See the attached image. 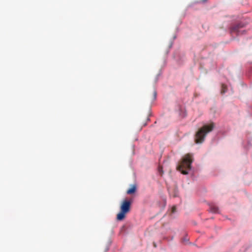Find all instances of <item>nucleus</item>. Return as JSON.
Masks as SVG:
<instances>
[{
	"label": "nucleus",
	"instance_id": "1",
	"mask_svg": "<svg viewBox=\"0 0 252 252\" xmlns=\"http://www.w3.org/2000/svg\"><path fill=\"white\" fill-rule=\"evenodd\" d=\"M214 127V124L210 123L209 125L203 126L195 134V141L196 143H202L204 140L206 134L211 131Z\"/></svg>",
	"mask_w": 252,
	"mask_h": 252
},
{
	"label": "nucleus",
	"instance_id": "2",
	"mask_svg": "<svg viewBox=\"0 0 252 252\" xmlns=\"http://www.w3.org/2000/svg\"><path fill=\"white\" fill-rule=\"evenodd\" d=\"M192 162V157L190 154L186 155L182 159L181 162L177 166V170L184 175L188 174V170L191 169V164Z\"/></svg>",
	"mask_w": 252,
	"mask_h": 252
},
{
	"label": "nucleus",
	"instance_id": "3",
	"mask_svg": "<svg viewBox=\"0 0 252 252\" xmlns=\"http://www.w3.org/2000/svg\"><path fill=\"white\" fill-rule=\"evenodd\" d=\"M131 201L128 200H124L120 206V212L117 215V220L121 221L125 218L126 214L130 210Z\"/></svg>",
	"mask_w": 252,
	"mask_h": 252
},
{
	"label": "nucleus",
	"instance_id": "4",
	"mask_svg": "<svg viewBox=\"0 0 252 252\" xmlns=\"http://www.w3.org/2000/svg\"><path fill=\"white\" fill-rule=\"evenodd\" d=\"M244 27V25L242 23H238L232 26L230 28L231 33H235L237 34H243L244 31H240V29Z\"/></svg>",
	"mask_w": 252,
	"mask_h": 252
},
{
	"label": "nucleus",
	"instance_id": "5",
	"mask_svg": "<svg viewBox=\"0 0 252 252\" xmlns=\"http://www.w3.org/2000/svg\"><path fill=\"white\" fill-rule=\"evenodd\" d=\"M136 189V185H132L131 186V188L130 189H129L127 190L126 193L128 194H133V193H134L135 192Z\"/></svg>",
	"mask_w": 252,
	"mask_h": 252
},
{
	"label": "nucleus",
	"instance_id": "6",
	"mask_svg": "<svg viewBox=\"0 0 252 252\" xmlns=\"http://www.w3.org/2000/svg\"><path fill=\"white\" fill-rule=\"evenodd\" d=\"M210 210L213 213H218L219 212V208L218 207L215 205H212L210 206Z\"/></svg>",
	"mask_w": 252,
	"mask_h": 252
},
{
	"label": "nucleus",
	"instance_id": "7",
	"mask_svg": "<svg viewBox=\"0 0 252 252\" xmlns=\"http://www.w3.org/2000/svg\"><path fill=\"white\" fill-rule=\"evenodd\" d=\"M157 94V92L155 90H154L153 94H152V95L151 98V100L152 101H154L156 99Z\"/></svg>",
	"mask_w": 252,
	"mask_h": 252
},
{
	"label": "nucleus",
	"instance_id": "8",
	"mask_svg": "<svg viewBox=\"0 0 252 252\" xmlns=\"http://www.w3.org/2000/svg\"><path fill=\"white\" fill-rule=\"evenodd\" d=\"M227 90V87L224 84L221 85V93L222 94H224Z\"/></svg>",
	"mask_w": 252,
	"mask_h": 252
},
{
	"label": "nucleus",
	"instance_id": "9",
	"mask_svg": "<svg viewBox=\"0 0 252 252\" xmlns=\"http://www.w3.org/2000/svg\"><path fill=\"white\" fill-rule=\"evenodd\" d=\"M176 206H174L172 208V213H174L176 212Z\"/></svg>",
	"mask_w": 252,
	"mask_h": 252
},
{
	"label": "nucleus",
	"instance_id": "10",
	"mask_svg": "<svg viewBox=\"0 0 252 252\" xmlns=\"http://www.w3.org/2000/svg\"><path fill=\"white\" fill-rule=\"evenodd\" d=\"M207 0H202V2H206Z\"/></svg>",
	"mask_w": 252,
	"mask_h": 252
},
{
	"label": "nucleus",
	"instance_id": "11",
	"mask_svg": "<svg viewBox=\"0 0 252 252\" xmlns=\"http://www.w3.org/2000/svg\"><path fill=\"white\" fill-rule=\"evenodd\" d=\"M148 121H150V119L149 118H147Z\"/></svg>",
	"mask_w": 252,
	"mask_h": 252
}]
</instances>
